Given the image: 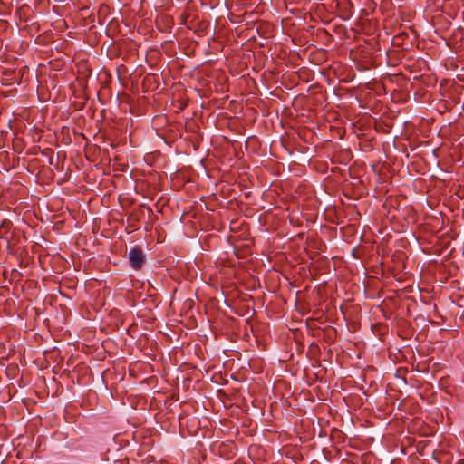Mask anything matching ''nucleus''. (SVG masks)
<instances>
[{
  "mask_svg": "<svg viewBox=\"0 0 464 464\" xmlns=\"http://www.w3.org/2000/svg\"><path fill=\"white\" fill-rule=\"evenodd\" d=\"M159 57H160V54L156 51H151L150 53H147V62H149V60L156 61L159 59Z\"/></svg>",
  "mask_w": 464,
  "mask_h": 464,
  "instance_id": "nucleus-5",
  "label": "nucleus"
},
{
  "mask_svg": "<svg viewBox=\"0 0 464 464\" xmlns=\"http://www.w3.org/2000/svg\"><path fill=\"white\" fill-rule=\"evenodd\" d=\"M157 382L156 376H150L147 377V386H152L155 387L154 383Z\"/></svg>",
  "mask_w": 464,
  "mask_h": 464,
  "instance_id": "nucleus-8",
  "label": "nucleus"
},
{
  "mask_svg": "<svg viewBox=\"0 0 464 464\" xmlns=\"http://www.w3.org/2000/svg\"><path fill=\"white\" fill-rule=\"evenodd\" d=\"M422 239H423V238H422V237H417V240H418V241H420V240H422Z\"/></svg>",
  "mask_w": 464,
  "mask_h": 464,
  "instance_id": "nucleus-11",
  "label": "nucleus"
},
{
  "mask_svg": "<svg viewBox=\"0 0 464 464\" xmlns=\"http://www.w3.org/2000/svg\"><path fill=\"white\" fill-rule=\"evenodd\" d=\"M130 257V266L135 268L139 269L143 265V255L142 250L140 247H133L130 250L129 253Z\"/></svg>",
  "mask_w": 464,
  "mask_h": 464,
  "instance_id": "nucleus-1",
  "label": "nucleus"
},
{
  "mask_svg": "<svg viewBox=\"0 0 464 464\" xmlns=\"http://www.w3.org/2000/svg\"><path fill=\"white\" fill-rule=\"evenodd\" d=\"M160 303V296H158L156 294H150V289H147V306L152 305L157 307Z\"/></svg>",
  "mask_w": 464,
  "mask_h": 464,
  "instance_id": "nucleus-3",
  "label": "nucleus"
},
{
  "mask_svg": "<svg viewBox=\"0 0 464 464\" xmlns=\"http://www.w3.org/2000/svg\"><path fill=\"white\" fill-rule=\"evenodd\" d=\"M159 77L155 73H147V89L150 87L151 90L158 88L159 86Z\"/></svg>",
  "mask_w": 464,
  "mask_h": 464,
  "instance_id": "nucleus-2",
  "label": "nucleus"
},
{
  "mask_svg": "<svg viewBox=\"0 0 464 464\" xmlns=\"http://www.w3.org/2000/svg\"><path fill=\"white\" fill-rule=\"evenodd\" d=\"M227 240L234 246L235 248L241 246V245L238 244V240L236 238V237L229 235L227 238Z\"/></svg>",
  "mask_w": 464,
  "mask_h": 464,
  "instance_id": "nucleus-6",
  "label": "nucleus"
},
{
  "mask_svg": "<svg viewBox=\"0 0 464 464\" xmlns=\"http://www.w3.org/2000/svg\"><path fill=\"white\" fill-rule=\"evenodd\" d=\"M145 85V78L141 80V86Z\"/></svg>",
  "mask_w": 464,
  "mask_h": 464,
  "instance_id": "nucleus-10",
  "label": "nucleus"
},
{
  "mask_svg": "<svg viewBox=\"0 0 464 464\" xmlns=\"http://www.w3.org/2000/svg\"><path fill=\"white\" fill-rule=\"evenodd\" d=\"M436 235L437 234L434 235V237L436 238V243L440 242V244L443 245V246L445 247L450 244L451 239L455 238V237L452 234H446L447 237L445 236L437 237Z\"/></svg>",
  "mask_w": 464,
  "mask_h": 464,
  "instance_id": "nucleus-4",
  "label": "nucleus"
},
{
  "mask_svg": "<svg viewBox=\"0 0 464 464\" xmlns=\"http://www.w3.org/2000/svg\"><path fill=\"white\" fill-rule=\"evenodd\" d=\"M147 464H161L160 462L155 461L153 457L147 456Z\"/></svg>",
  "mask_w": 464,
  "mask_h": 464,
  "instance_id": "nucleus-9",
  "label": "nucleus"
},
{
  "mask_svg": "<svg viewBox=\"0 0 464 464\" xmlns=\"http://www.w3.org/2000/svg\"><path fill=\"white\" fill-rule=\"evenodd\" d=\"M148 310H150V309L147 307V315H146L147 324L156 320V315L154 314V313H152V312L149 313Z\"/></svg>",
  "mask_w": 464,
  "mask_h": 464,
  "instance_id": "nucleus-7",
  "label": "nucleus"
}]
</instances>
